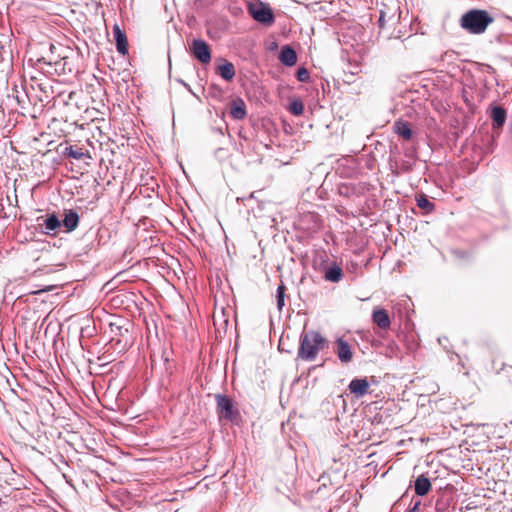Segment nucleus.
<instances>
[{"mask_svg":"<svg viewBox=\"0 0 512 512\" xmlns=\"http://www.w3.org/2000/svg\"><path fill=\"white\" fill-rule=\"evenodd\" d=\"M328 345L327 339L321 333L309 330L300 336V346L297 357L305 361H313L320 350Z\"/></svg>","mask_w":512,"mask_h":512,"instance_id":"obj_1","label":"nucleus"},{"mask_svg":"<svg viewBox=\"0 0 512 512\" xmlns=\"http://www.w3.org/2000/svg\"><path fill=\"white\" fill-rule=\"evenodd\" d=\"M493 21L494 18L486 10L470 9L461 16L459 24L470 34L479 35L484 33Z\"/></svg>","mask_w":512,"mask_h":512,"instance_id":"obj_2","label":"nucleus"},{"mask_svg":"<svg viewBox=\"0 0 512 512\" xmlns=\"http://www.w3.org/2000/svg\"><path fill=\"white\" fill-rule=\"evenodd\" d=\"M247 10L256 22L264 26H271L275 22V15L268 3L261 0L249 2Z\"/></svg>","mask_w":512,"mask_h":512,"instance_id":"obj_3","label":"nucleus"},{"mask_svg":"<svg viewBox=\"0 0 512 512\" xmlns=\"http://www.w3.org/2000/svg\"><path fill=\"white\" fill-rule=\"evenodd\" d=\"M145 325H146V332H147V344L148 348L150 349V360H151V367L154 369L157 366L158 362V354H157V347H158V325L156 322V319L153 315H150L149 318H144Z\"/></svg>","mask_w":512,"mask_h":512,"instance_id":"obj_4","label":"nucleus"},{"mask_svg":"<svg viewBox=\"0 0 512 512\" xmlns=\"http://www.w3.org/2000/svg\"><path fill=\"white\" fill-rule=\"evenodd\" d=\"M215 400L217 411L221 418L234 421L239 416V412L234 408L233 401L230 397L223 394H216Z\"/></svg>","mask_w":512,"mask_h":512,"instance_id":"obj_5","label":"nucleus"},{"mask_svg":"<svg viewBox=\"0 0 512 512\" xmlns=\"http://www.w3.org/2000/svg\"><path fill=\"white\" fill-rule=\"evenodd\" d=\"M189 49L191 55L202 64H208L211 61V49L206 41L193 39Z\"/></svg>","mask_w":512,"mask_h":512,"instance_id":"obj_6","label":"nucleus"},{"mask_svg":"<svg viewBox=\"0 0 512 512\" xmlns=\"http://www.w3.org/2000/svg\"><path fill=\"white\" fill-rule=\"evenodd\" d=\"M334 352L341 363L346 364L352 361L353 351L351 345L342 337H338L335 341Z\"/></svg>","mask_w":512,"mask_h":512,"instance_id":"obj_7","label":"nucleus"},{"mask_svg":"<svg viewBox=\"0 0 512 512\" xmlns=\"http://www.w3.org/2000/svg\"><path fill=\"white\" fill-rule=\"evenodd\" d=\"M41 219H43V222H39V226L46 235H55L61 227V220L56 213L47 214L45 218L39 217L37 220L40 221Z\"/></svg>","mask_w":512,"mask_h":512,"instance_id":"obj_8","label":"nucleus"},{"mask_svg":"<svg viewBox=\"0 0 512 512\" xmlns=\"http://www.w3.org/2000/svg\"><path fill=\"white\" fill-rule=\"evenodd\" d=\"M55 49H56V47L53 44H51L50 45L51 55L47 56V57H41L37 60V65L40 69H44V66H48V67L54 66V70L56 73L64 70V64L62 63V60L64 59V57L60 58V59H56L54 57Z\"/></svg>","mask_w":512,"mask_h":512,"instance_id":"obj_9","label":"nucleus"},{"mask_svg":"<svg viewBox=\"0 0 512 512\" xmlns=\"http://www.w3.org/2000/svg\"><path fill=\"white\" fill-rule=\"evenodd\" d=\"M369 386L370 384L366 377L353 378L348 385V389L356 398H361L369 392Z\"/></svg>","mask_w":512,"mask_h":512,"instance_id":"obj_10","label":"nucleus"},{"mask_svg":"<svg viewBox=\"0 0 512 512\" xmlns=\"http://www.w3.org/2000/svg\"><path fill=\"white\" fill-rule=\"evenodd\" d=\"M80 216L77 211L73 209L65 210L64 218L61 220V226L64 227L65 232H73L79 225Z\"/></svg>","mask_w":512,"mask_h":512,"instance_id":"obj_11","label":"nucleus"},{"mask_svg":"<svg viewBox=\"0 0 512 512\" xmlns=\"http://www.w3.org/2000/svg\"><path fill=\"white\" fill-rule=\"evenodd\" d=\"M112 31L118 53L126 55L128 53V41L125 32L121 30L118 24L113 26Z\"/></svg>","mask_w":512,"mask_h":512,"instance_id":"obj_12","label":"nucleus"},{"mask_svg":"<svg viewBox=\"0 0 512 512\" xmlns=\"http://www.w3.org/2000/svg\"><path fill=\"white\" fill-rule=\"evenodd\" d=\"M372 321L383 330H387L391 326L390 316L383 308H376L373 310Z\"/></svg>","mask_w":512,"mask_h":512,"instance_id":"obj_13","label":"nucleus"},{"mask_svg":"<svg viewBox=\"0 0 512 512\" xmlns=\"http://www.w3.org/2000/svg\"><path fill=\"white\" fill-rule=\"evenodd\" d=\"M278 59L283 65L291 67L297 62V54L291 46L284 45L280 50Z\"/></svg>","mask_w":512,"mask_h":512,"instance_id":"obj_14","label":"nucleus"},{"mask_svg":"<svg viewBox=\"0 0 512 512\" xmlns=\"http://www.w3.org/2000/svg\"><path fill=\"white\" fill-rule=\"evenodd\" d=\"M230 115L235 120H243L246 117V104L241 98H237L231 101Z\"/></svg>","mask_w":512,"mask_h":512,"instance_id":"obj_15","label":"nucleus"},{"mask_svg":"<svg viewBox=\"0 0 512 512\" xmlns=\"http://www.w3.org/2000/svg\"><path fill=\"white\" fill-rule=\"evenodd\" d=\"M507 113L502 106H494L491 111L493 128H502L506 122Z\"/></svg>","mask_w":512,"mask_h":512,"instance_id":"obj_16","label":"nucleus"},{"mask_svg":"<svg viewBox=\"0 0 512 512\" xmlns=\"http://www.w3.org/2000/svg\"><path fill=\"white\" fill-rule=\"evenodd\" d=\"M414 490L418 496H425L431 490V482L424 474L418 476L414 483Z\"/></svg>","mask_w":512,"mask_h":512,"instance_id":"obj_17","label":"nucleus"},{"mask_svg":"<svg viewBox=\"0 0 512 512\" xmlns=\"http://www.w3.org/2000/svg\"><path fill=\"white\" fill-rule=\"evenodd\" d=\"M394 132L402 137L404 140L409 141L412 139L413 131L410 127V124L406 121H396L394 123Z\"/></svg>","mask_w":512,"mask_h":512,"instance_id":"obj_18","label":"nucleus"},{"mask_svg":"<svg viewBox=\"0 0 512 512\" xmlns=\"http://www.w3.org/2000/svg\"><path fill=\"white\" fill-rule=\"evenodd\" d=\"M342 277V268L336 263H333L331 266H329L324 273V279L332 283L339 282L342 279Z\"/></svg>","mask_w":512,"mask_h":512,"instance_id":"obj_19","label":"nucleus"},{"mask_svg":"<svg viewBox=\"0 0 512 512\" xmlns=\"http://www.w3.org/2000/svg\"><path fill=\"white\" fill-rule=\"evenodd\" d=\"M217 73L225 81H231L235 77L234 65L227 60H223V63L217 67Z\"/></svg>","mask_w":512,"mask_h":512,"instance_id":"obj_20","label":"nucleus"},{"mask_svg":"<svg viewBox=\"0 0 512 512\" xmlns=\"http://www.w3.org/2000/svg\"><path fill=\"white\" fill-rule=\"evenodd\" d=\"M415 200H416V203H417V206L424 210L425 213H431L435 210V204L433 202H431L427 195H425L424 193H419L415 196Z\"/></svg>","mask_w":512,"mask_h":512,"instance_id":"obj_21","label":"nucleus"},{"mask_svg":"<svg viewBox=\"0 0 512 512\" xmlns=\"http://www.w3.org/2000/svg\"><path fill=\"white\" fill-rule=\"evenodd\" d=\"M162 278H166V274L163 272L164 269H167V273H170V270L173 268L175 264H178V260L171 256L168 253H165L164 249L162 248Z\"/></svg>","mask_w":512,"mask_h":512,"instance_id":"obj_22","label":"nucleus"},{"mask_svg":"<svg viewBox=\"0 0 512 512\" xmlns=\"http://www.w3.org/2000/svg\"><path fill=\"white\" fill-rule=\"evenodd\" d=\"M285 291L286 287L283 282L277 287L276 290V303L277 309L281 311L285 305Z\"/></svg>","mask_w":512,"mask_h":512,"instance_id":"obj_23","label":"nucleus"},{"mask_svg":"<svg viewBox=\"0 0 512 512\" xmlns=\"http://www.w3.org/2000/svg\"><path fill=\"white\" fill-rule=\"evenodd\" d=\"M64 155H67L75 160H81L86 154L83 152L82 148H74L73 146H68L65 148Z\"/></svg>","mask_w":512,"mask_h":512,"instance_id":"obj_24","label":"nucleus"},{"mask_svg":"<svg viewBox=\"0 0 512 512\" xmlns=\"http://www.w3.org/2000/svg\"><path fill=\"white\" fill-rule=\"evenodd\" d=\"M289 111L295 116H300L304 111V104L300 99L293 100L289 105Z\"/></svg>","mask_w":512,"mask_h":512,"instance_id":"obj_25","label":"nucleus"},{"mask_svg":"<svg viewBox=\"0 0 512 512\" xmlns=\"http://www.w3.org/2000/svg\"><path fill=\"white\" fill-rule=\"evenodd\" d=\"M165 371L169 376H172L176 371V362L174 360H170L168 357L164 358Z\"/></svg>","mask_w":512,"mask_h":512,"instance_id":"obj_26","label":"nucleus"},{"mask_svg":"<svg viewBox=\"0 0 512 512\" xmlns=\"http://www.w3.org/2000/svg\"><path fill=\"white\" fill-rule=\"evenodd\" d=\"M296 78L300 82H307L310 78L309 72L305 67H300L297 69Z\"/></svg>","mask_w":512,"mask_h":512,"instance_id":"obj_27","label":"nucleus"},{"mask_svg":"<svg viewBox=\"0 0 512 512\" xmlns=\"http://www.w3.org/2000/svg\"><path fill=\"white\" fill-rule=\"evenodd\" d=\"M449 503L446 499H438L435 503V510L437 512H447Z\"/></svg>","mask_w":512,"mask_h":512,"instance_id":"obj_28","label":"nucleus"},{"mask_svg":"<svg viewBox=\"0 0 512 512\" xmlns=\"http://www.w3.org/2000/svg\"><path fill=\"white\" fill-rule=\"evenodd\" d=\"M10 466L8 459H6L3 453L0 451V472H5Z\"/></svg>","mask_w":512,"mask_h":512,"instance_id":"obj_29","label":"nucleus"},{"mask_svg":"<svg viewBox=\"0 0 512 512\" xmlns=\"http://www.w3.org/2000/svg\"><path fill=\"white\" fill-rule=\"evenodd\" d=\"M421 507V501L416 500L412 503V505L407 509L406 512H419Z\"/></svg>","mask_w":512,"mask_h":512,"instance_id":"obj_30","label":"nucleus"},{"mask_svg":"<svg viewBox=\"0 0 512 512\" xmlns=\"http://www.w3.org/2000/svg\"><path fill=\"white\" fill-rule=\"evenodd\" d=\"M378 24H379L380 28L384 27V24H385V14L383 12L380 13V16H379V19H378Z\"/></svg>","mask_w":512,"mask_h":512,"instance_id":"obj_31","label":"nucleus"},{"mask_svg":"<svg viewBox=\"0 0 512 512\" xmlns=\"http://www.w3.org/2000/svg\"><path fill=\"white\" fill-rule=\"evenodd\" d=\"M445 341H447V338H446V337L438 338V342H439L441 345L445 344Z\"/></svg>","mask_w":512,"mask_h":512,"instance_id":"obj_32","label":"nucleus"},{"mask_svg":"<svg viewBox=\"0 0 512 512\" xmlns=\"http://www.w3.org/2000/svg\"><path fill=\"white\" fill-rule=\"evenodd\" d=\"M445 341H447V338H446V337L438 338V342H439L441 345L445 344Z\"/></svg>","mask_w":512,"mask_h":512,"instance_id":"obj_33","label":"nucleus"},{"mask_svg":"<svg viewBox=\"0 0 512 512\" xmlns=\"http://www.w3.org/2000/svg\"><path fill=\"white\" fill-rule=\"evenodd\" d=\"M164 221L166 222L167 225L169 226H172L171 222L168 220V218H165Z\"/></svg>","mask_w":512,"mask_h":512,"instance_id":"obj_34","label":"nucleus"}]
</instances>
